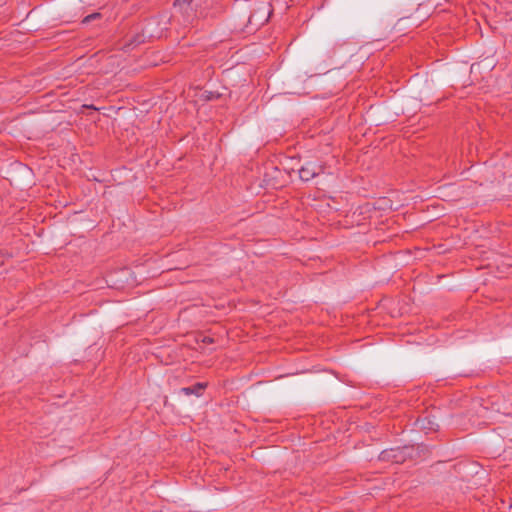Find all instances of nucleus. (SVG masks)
<instances>
[{"label": "nucleus", "instance_id": "nucleus-1", "mask_svg": "<svg viewBox=\"0 0 512 512\" xmlns=\"http://www.w3.org/2000/svg\"><path fill=\"white\" fill-rule=\"evenodd\" d=\"M323 172V167L314 162H308L299 169V177L303 181H309Z\"/></svg>", "mask_w": 512, "mask_h": 512}, {"label": "nucleus", "instance_id": "nucleus-2", "mask_svg": "<svg viewBox=\"0 0 512 512\" xmlns=\"http://www.w3.org/2000/svg\"><path fill=\"white\" fill-rule=\"evenodd\" d=\"M194 0H175L174 7L185 16L187 22H191L194 17V9L192 7Z\"/></svg>", "mask_w": 512, "mask_h": 512}, {"label": "nucleus", "instance_id": "nucleus-3", "mask_svg": "<svg viewBox=\"0 0 512 512\" xmlns=\"http://www.w3.org/2000/svg\"><path fill=\"white\" fill-rule=\"evenodd\" d=\"M271 12L272 11L268 6H264L262 9L253 12L249 17V21L252 22L255 20L256 22L263 24L268 21Z\"/></svg>", "mask_w": 512, "mask_h": 512}, {"label": "nucleus", "instance_id": "nucleus-4", "mask_svg": "<svg viewBox=\"0 0 512 512\" xmlns=\"http://www.w3.org/2000/svg\"><path fill=\"white\" fill-rule=\"evenodd\" d=\"M205 387H206V385L203 383H196L192 387L182 388L181 392H183L185 395L195 394L196 396H199Z\"/></svg>", "mask_w": 512, "mask_h": 512}, {"label": "nucleus", "instance_id": "nucleus-5", "mask_svg": "<svg viewBox=\"0 0 512 512\" xmlns=\"http://www.w3.org/2000/svg\"><path fill=\"white\" fill-rule=\"evenodd\" d=\"M98 17H100V14H99V13H93V14H90V15L86 16V17L82 20V22H83V23H89V22H91L92 20H94V19H96V18H98Z\"/></svg>", "mask_w": 512, "mask_h": 512}, {"label": "nucleus", "instance_id": "nucleus-6", "mask_svg": "<svg viewBox=\"0 0 512 512\" xmlns=\"http://www.w3.org/2000/svg\"><path fill=\"white\" fill-rule=\"evenodd\" d=\"M394 452L393 450H391L390 452L388 451H384L382 454H383V458H393L394 461L398 462L399 459L396 455H390V453Z\"/></svg>", "mask_w": 512, "mask_h": 512}, {"label": "nucleus", "instance_id": "nucleus-7", "mask_svg": "<svg viewBox=\"0 0 512 512\" xmlns=\"http://www.w3.org/2000/svg\"><path fill=\"white\" fill-rule=\"evenodd\" d=\"M203 342H205V343H212L213 340L211 338H209V337H204Z\"/></svg>", "mask_w": 512, "mask_h": 512}, {"label": "nucleus", "instance_id": "nucleus-8", "mask_svg": "<svg viewBox=\"0 0 512 512\" xmlns=\"http://www.w3.org/2000/svg\"><path fill=\"white\" fill-rule=\"evenodd\" d=\"M145 32L149 34L150 37H153L154 34L150 32V30L148 29V26L145 28Z\"/></svg>", "mask_w": 512, "mask_h": 512}]
</instances>
